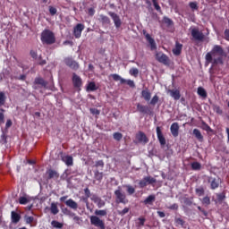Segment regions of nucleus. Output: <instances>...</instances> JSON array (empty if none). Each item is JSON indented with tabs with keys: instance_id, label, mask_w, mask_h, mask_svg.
Returning <instances> with one entry per match:
<instances>
[{
	"instance_id": "obj_24",
	"label": "nucleus",
	"mask_w": 229,
	"mask_h": 229,
	"mask_svg": "<svg viewBox=\"0 0 229 229\" xmlns=\"http://www.w3.org/2000/svg\"><path fill=\"white\" fill-rule=\"evenodd\" d=\"M141 96L145 99V101H149V99H151V92H149V90L148 89L142 90Z\"/></svg>"
},
{
	"instance_id": "obj_20",
	"label": "nucleus",
	"mask_w": 229,
	"mask_h": 229,
	"mask_svg": "<svg viewBox=\"0 0 229 229\" xmlns=\"http://www.w3.org/2000/svg\"><path fill=\"white\" fill-rule=\"evenodd\" d=\"M182 47H183V45H182L178 42L175 43V47L173 49V53H174V55H175V56H178L181 55Z\"/></svg>"
},
{
	"instance_id": "obj_46",
	"label": "nucleus",
	"mask_w": 229,
	"mask_h": 229,
	"mask_svg": "<svg viewBox=\"0 0 229 229\" xmlns=\"http://www.w3.org/2000/svg\"><path fill=\"white\" fill-rule=\"evenodd\" d=\"M158 103V96H154L150 100V105H157Z\"/></svg>"
},
{
	"instance_id": "obj_41",
	"label": "nucleus",
	"mask_w": 229,
	"mask_h": 229,
	"mask_svg": "<svg viewBox=\"0 0 229 229\" xmlns=\"http://www.w3.org/2000/svg\"><path fill=\"white\" fill-rule=\"evenodd\" d=\"M95 178L98 180V182H101V180H103V173L95 172Z\"/></svg>"
},
{
	"instance_id": "obj_53",
	"label": "nucleus",
	"mask_w": 229,
	"mask_h": 229,
	"mask_svg": "<svg viewBox=\"0 0 229 229\" xmlns=\"http://www.w3.org/2000/svg\"><path fill=\"white\" fill-rule=\"evenodd\" d=\"M128 212H130V208H124L122 211L119 212L120 216H125V214H128Z\"/></svg>"
},
{
	"instance_id": "obj_39",
	"label": "nucleus",
	"mask_w": 229,
	"mask_h": 229,
	"mask_svg": "<svg viewBox=\"0 0 229 229\" xmlns=\"http://www.w3.org/2000/svg\"><path fill=\"white\" fill-rule=\"evenodd\" d=\"M29 201H30V199H28V198H26V197H21L19 199L20 205H26Z\"/></svg>"
},
{
	"instance_id": "obj_37",
	"label": "nucleus",
	"mask_w": 229,
	"mask_h": 229,
	"mask_svg": "<svg viewBox=\"0 0 229 229\" xmlns=\"http://www.w3.org/2000/svg\"><path fill=\"white\" fill-rule=\"evenodd\" d=\"M145 180H147V183L148 185H151V183H156L157 182V179L151 177V176H147L145 177Z\"/></svg>"
},
{
	"instance_id": "obj_17",
	"label": "nucleus",
	"mask_w": 229,
	"mask_h": 229,
	"mask_svg": "<svg viewBox=\"0 0 229 229\" xmlns=\"http://www.w3.org/2000/svg\"><path fill=\"white\" fill-rule=\"evenodd\" d=\"M47 174L48 176V180L56 179V178H58V176H60L58 174V172L55 171L53 169L47 170Z\"/></svg>"
},
{
	"instance_id": "obj_59",
	"label": "nucleus",
	"mask_w": 229,
	"mask_h": 229,
	"mask_svg": "<svg viewBox=\"0 0 229 229\" xmlns=\"http://www.w3.org/2000/svg\"><path fill=\"white\" fill-rule=\"evenodd\" d=\"M103 165H105V163L103 162V160L98 161L96 163L97 167H103Z\"/></svg>"
},
{
	"instance_id": "obj_14",
	"label": "nucleus",
	"mask_w": 229,
	"mask_h": 229,
	"mask_svg": "<svg viewBox=\"0 0 229 229\" xmlns=\"http://www.w3.org/2000/svg\"><path fill=\"white\" fill-rule=\"evenodd\" d=\"M180 130V125H178V123H172L170 127L171 133L174 137H178V131Z\"/></svg>"
},
{
	"instance_id": "obj_13",
	"label": "nucleus",
	"mask_w": 229,
	"mask_h": 229,
	"mask_svg": "<svg viewBox=\"0 0 229 229\" xmlns=\"http://www.w3.org/2000/svg\"><path fill=\"white\" fill-rule=\"evenodd\" d=\"M156 131L161 146H165V138L164 137V134H162V130H160V127H157Z\"/></svg>"
},
{
	"instance_id": "obj_29",
	"label": "nucleus",
	"mask_w": 229,
	"mask_h": 229,
	"mask_svg": "<svg viewBox=\"0 0 229 229\" xmlns=\"http://www.w3.org/2000/svg\"><path fill=\"white\" fill-rule=\"evenodd\" d=\"M197 94H199L200 98H207V90H205L203 87L198 88Z\"/></svg>"
},
{
	"instance_id": "obj_48",
	"label": "nucleus",
	"mask_w": 229,
	"mask_h": 229,
	"mask_svg": "<svg viewBox=\"0 0 229 229\" xmlns=\"http://www.w3.org/2000/svg\"><path fill=\"white\" fill-rule=\"evenodd\" d=\"M34 219L35 218L33 216H26L25 217V221H26L27 225H31L33 223Z\"/></svg>"
},
{
	"instance_id": "obj_6",
	"label": "nucleus",
	"mask_w": 229,
	"mask_h": 229,
	"mask_svg": "<svg viewBox=\"0 0 229 229\" xmlns=\"http://www.w3.org/2000/svg\"><path fill=\"white\" fill-rule=\"evenodd\" d=\"M64 64L70 67V69H72L73 71H78L80 69V64L78 62L72 60V58H65Z\"/></svg>"
},
{
	"instance_id": "obj_44",
	"label": "nucleus",
	"mask_w": 229,
	"mask_h": 229,
	"mask_svg": "<svg viewBox=\"0 0 229 229\" xmlns=\"http://www.w3.org/2000/svg\"><path fill=\"white\" fill-rule=\"evenodd\" d=\"M146 185H148V181L146 180V177H144L141 181H140V187L144 189Z\"/></svg>"
},
{
	"instance_id": "obj_30",
	"label": "nucleus",
	"mask_w": 229,
	"mask_h": 229,
	"mask_svg": "<svg viewBox=\"0 0 229 229\" xmlns=\"http://www.w3.org/2000/svg\"><path fill=\"white\" fill-rule=\"evenodd\" d=\"M209 182H211V189H217L219 187V181L217 179H209Z\"/></svg>"
},
{
	"instance_id": "obj_16",
	"label": "nucleus",
	"mask_w": 229,
	"mask_h": 229,
	"mask_svg": "<svg viewBox=\"0 0 229 229\" xmlns=\"http://www.w3.org/2000/svg\"><path fill=\"white\" fill-rule=\"evenodd\" d=\"M65 205L70 208H72L73 210L78 209V203H76V201H74L72 199H69L68 200H66Z\"/></svg>"
},
{
	"instance_id": "obj_45",
	"label": "nucleus",
	"mask_w": 229,
	"mask_h": 229,
	"mask_svg": "<svg viewBox=\"0 0 229 229\" xmlns=\"http://www.w3.org/2000/svg\"><path fill=\"white\" fill-rule=\"evenodd\" d=\"M84 192L86 195V198L83 199L84 201H87V199H89V198H90V190H89V188L84 189Z\"/></svg>"
},
{
	"instance_id": "obj_18",
	"label": "nucleus",
	"mask_w": 229,
	"mask_h": 229,
	"mask_svg": "<svg viewBox=\"0 0 229 229\" xmlns=\"http://www.w3.org/2000/svg\"><path fill=\"white\" fill-rule=\"evenodd\" d=\"M98 21L99 22H101V24H103V26H106L110 24V18H108V16H106L104 14L99 15Z\"/></svg>"
},
{
	"instance_id": "obj_34",
	"label": "nucleus",
	"mask_w": 229,
	"mask_h": 229,
	"mask_svg": "<svg viewBox=\"0 0 229 229\" xmlns=\"http://www.w3.org/2000/svg\"><path fill=\"white\" fill-rule=\"evenodd\" d=\"M191 168L193 169V171H199V169H201V164H199V162H193L191 164Z\"/></svg>"
},
{
	"instance_id": "obj_49",
	"label": "nucleus",
	"mask_w": 229,
	"mask_h": 229,
	"mask_svg": "<svg viewBox=\"0 0 229 229\" xmlns=\"http://www.w3.org/2000/svg\"><path fill=\"white\" fill-rule=\"evenodd\" d=\"M72 217H73V221H75V223H77L78 225H80V221H81V218H80V216H76L74 213L72 214Z\"/></svg>"
},
{
	"instance_id": "obj_31",
	"label": "nucleus",
	"mask_w": 229,
	"mask_h": 229,
	"mask_svg": "<svg viewBox=\"0 0 229 229\" xmlns=\"http://www.w3.org/2000/svg\"><path fill=\"white\" fill-rule=\"evenodd\" d=\"M50 210H51L52 214H54V216H56V214H58V212H59L58 206H56L55 203H52L51 207H50Z\"/></svg>"
},
{
	"instance_id": "obj_25",
	"label": "nucleus",
	"mask_w": 229,
	"mask_h": 229,
	"mask_svg": "<svg viewBox=\"0 0 229 229\" xmlns=\"http://www.w3.org/2000/svg\"><path fill=\"white\" fill-rule=\"evenodd\" d=\"M34 83L36 85H41V87H47V82L46 81H44V79L42 78H36L34 81Z\"/></svg>"
},
{
	"instance_id": "obj_11",
	"label": "nucleus",
	"mask_w": 229,
	"mask_h": 229,
	"mask_svg": "<svg viewBox=\"0 0 229 229\" xmlns=\"http://www.w3.org/2000/svg\"><path fill=\"white\" fill-rule=\"evenodd\" d=\"M167 93L170 94L171 98H173V99H174L175 101H178V99L182 98L180 90L178 89H168Z\"/></svg>"
},
{
	"instance_id": "obj_4",
	"label": "nucleus",
	"mask_w": 229,
	"mask_h": 229,
	"mask_svg": "<svg viewBox=\"0 0 229 229\" xmlns=\"http://www.w3.org/2000/svg\"><path fill=\"white\" fill-rule=\"evenodd\" d=\"M191 37L194 38V40H199V42H202L205 38V34L199 30V29L193 28L191 29Z\"/></svg>"
},
{
	"instance_id": "obj_26",
	"label": "nucleus",
	"mask_w": 229,
	"mask_h": 229,
	"mask_svg": "<svg viewBox=\"0 0 229 229\" xmlns=\"http://www.w3.org/2000/svg\"><path fill=\"white\" fill-rule=\"evenodd\" d=\"M155 199H156L155 195H149V196L144 200V204H145V205H153Z\"/></svg>"
},
{
	"instance_id": "obj_42",
	"label": "nucleus",
	"mask_w": 229,
	"mask_h": 229,
	"mask_svg": "<svg viewBox=\"0 0 229 229\" xmlns=\"http://www.w3.org/2000/svg\"><path fill=\"white\" fill-rule=\"evenodd\" d=\"M6 101V96H4V92H0V105H4Z\"/></svg>"
},
{
	"instance_id": "obj_2",
	"label": "nucleus",
	"mask_w": 229,
	"mask_h": 229,
	"mask_svg": "<svg viewBox=\"0 0 229 229\" xmlns=\"http://www.w3.org/2000/svg\"><path fill=\"white\" fill-rule=\"evenodd\" d=\"M41 42L43 44H55V34L49 30H45L41 33Z\"/></svg>"
},
{
	"instance_id": "obj_9",
	"label": "nucleus",
	"mask_w": 229,
	"mask_h": 229,
	"mask_svg": "<svg viewBox=\"0 0 229 229\" xmlns=\"http://www.w3.org/2000/svg\"><path fill=\"white\" fill-rule=\"evenodd\" d=\"M108 15L111 16V19L113 20L115 28L119 29V27L123 24V21H121V18L117 15V13L109 12Z\"/></svg>"
},
{
	"instance_id": "obj_61",
	"label": "nucleus",
	"mask_w": 229,
	"mask_h": 229,
	"mask_svg": "<svg viewBox=\"0 0 229 229\" xmlns=\"http://www.w3.org/2000/svg\"><path fill=\"white\" fill-rule=\"evenodd\" d=\"M175 223L177 225H181V226H183V220H182V218H176Z\"/></svg>"
},
{
	"instance_id": "obj_32",
	"label": "nucleus",
	"mask_w": 229,
	"mask_h": 229,
	"mask_svg": "<svg viewBox=\"0 0 229 229\" xmlns=\"http://www.w3.org/2000/svg\"><path fill=\"white\" fill-rule=\"evenodd\" d=\"M51 225L54 228H59V229H62L64 228V225L58 221H55V220H53L51 222Z\"/></svg>"
},
{
	"instance_id": "obj_40",
	"label": "nucleus",
	"mask_w": 229,
	"mask_h": 229,
	"mask_svg": "<svg viewBox=\"0 0 229 229\" xmlns=\"http://www.w3.org/2000/svg\"><path fill=\"white\" fill-rule=\"evenodd\" d=\"M126 187L128 194H135V188H133L131 185H127Z\"/></svg>"
},
{
	"instance_id": "obj_19",
	"label": "nucleus",
	"mask_w": 229,
	"mask_h": 229,
	"mask_svg": "<svg viewBox=\"0 0 229 229\" xmlns=\"http://www.w3.org/2000/svg\"><path fill=\"white\" fill-rule=\"evenodd\" d=\"M192 133L199 142H203V134H201L200 130L194 129Z\"/></svg>"
},
{
	"instance_id": "obj_33",
	"label": "nucleus",
	"mask_w": 229,
	"mask_h": 229,
	"mask_svg": "<svg viewBox=\"0 0 229 229\" xmlns=\"http://www.w3.org/2000/svg\"><path fill=\"white\" fill-rule=\"evenodd\" d=\"M95 216H106V209H96Z\"/></svg>"
},
{
	"instance_id": "obj_63",
	"label": "nucleus",
	"mask_w": 229,
	"mask_h": 229,
	"mask_svg": "<svg viewBox=\"0 0 229 229\" xmlns=\"http://www.w3.org/2000/svg\"><path fill=\"white\" fill-rule=\"evenodd\" d=\"M138 221H140V226H144V223H146V219L142 218V217H140L138 219Z\"/></svg>"
},
{
	"instance_id": "obj_27",
	"label": "nucleus",
	"mask_w": 229,
	"mask_h": 229,
	"mask_svg": "<svg viewBox=\"0 0 229 229\" xmlns=\"http://www.w3.org/2000/svg\"><path fill=\"white\" fill-rule=\"evenodd\" d=\"M94 90H98V87L95 82H89L87 86L88 92H94Z\"/></svg>"
},
{
	"instance_id": "obj_28",
	"label": "nucleus",
	"mask_w": 229,
	"mask_h": 229,
	"mask_svg": "<svg viewBox=\"0 0 229 229\" xmlns=\"http://www.w3.org/2000/svg\"><path fill=\"white\" fill-rule=\"evenodd\" d=\"M137 110L140 112V114H148V106H142L140 104L137 105Z\"/></svg>"
},
{
	"instance_id": "obj_12",
	"label": "nucleus",
	"mask_w": 229,
	"mask_h": 229,
	"mask_svg": "<svg viewBox=\"0 0 229 229\" xmlns=\"http://www.w3.org/2000/svg\"><path fill=\"white\" fill-rule=\"evenodd\" d=\"M136 139H137V140L141 142V144H148V142L149 141V140H148V137L146 136V134L142 131H140L136 135Z\"/></svg>"
},
{
	"instance_id": "obj_15",
	"label": "nucleus",
	"mask_w": 229,
	"mask_h": 229,
	"mask_svg": "<svg viewBox=\"0 0 229 229\" xmlns=\"http://www.w3.org/2000/svg\"><path fill=\"white\" fill-rule=\"evenodd\" d=\"M11 219H12V223H13L14 225H17V223L21 221V215H19V213L15 211H12Z\"/></svg>"
},
{
	"instance_id": "obj_47",
	"label": "nucleus",
	"mask_w": 229,
	"mask_h": 229,
	"mask_svg": "<svg viewBox=\"0 0 229 229\" xmlns=\"http://www.w3.org/2000/svg\"><path fill=\"white\" fill-rule=\"evenodd\" d=\"M164 22H165V24L171 26L173 24V20L169 19L168 17H164Z\"/></svg>"
},
{
	"instance_id": "obj_35",
	"label": "nucleus",
	"mask_w": 229,
	"mask_h": 229,
	"mask_svg": "<svg viewBox=\"0 0 229 229\" xmlns=\"http://www.w3.org/2000/svg\"><path fill=\"white\" fill-rule=\"evenodd\" d=\"M113 139H114V140H121L123 139V133L121 132H114L113 134Z\"/></svg>"
},
{
	"instance_id": "obj_21",
	"label": "nucleus",
	"mask_w": 229,
	"mask_h": 229,
	"mask_svg": "<svg viewBox=\"0 0 229 229\" xmlns=\"http://www.w3.org/2000/svg\"><path fill=\"white\" fill-rule=\"evenodd\" d=\"M72 83L74 87H80L81 85V78L76 75V73L72 75Z\"/></svg>"
},
{
	"instance_id": "obj_57",
	"label": "nucleus",
	"mask_w": 229,
	"mask_h": 229,
	"mask_svg": "<svg viewBox=\"0 0 229 229\" xmlns=\"http://www.w3.org/2000/svg\"><path fill=\"white\" fill-rule=\"evenodd\" d=\"M91 199H92V201H94V203H97V202H98V201L101 199V198H99V197L94 195V196L91 198Z\"/></svg>"
},
{
	"instance_id": "obj_62",
	"label": "nucleus",
	"mask_w": 229,
	"mask_h": 229,
	"mask_svg": "<svg viewBox=\"0 0 229 229\" xmlns=\"http://www.w3.org/2000/svg\"><path fill=\"white\" fill-rule=\"evenodd\" d=\"M91 114H95V115H99V110L96 108L90 109Z\"/></svg>"
},
{
	"instance_id": "obj_58",
	"label": "nucleus",
	"mask_w": 229,
	"mask_h": 229,
	"mask_svg": "<svg viewBox=\"0 0 229 229\" xmlns=\"http://www.w3.org/2000/svg\"><path fill=\"white\" fill-rule=\"evenodd\" d=\"M91 199H92V201H94V203H97V202H98V201L101 199V198H99V197L94 195V196L91 198Z\"/></svg>"
},
{
	"instance_id": "obj_43",
	"label": "nucleus",
	"mask_w": 229,
	"mask_h": 229,
	"mask_svg": "<svg viewBox=\"0 0 229 229\" xmlns=\"http://www.w3.org/2000/svg\"><path fill=\"white\" fill-rule=\"evenodd\" d=\"M202 130H205V131H212V128L205 122L202 123Z\"/></svg>"
},
{
	"instance_id": "obj_5",
	"label": "nucleus",
	"mask_w": 229,
	"mask_h": 229,
	"mask_svg": "<svg viewBox=\"0 0 229 229\" xmlns=\"http://www.w3.org/2000/svg\"><path fill=\"white\" fill-rule=\"evenodd\" d=\"M114 195L116 196V203H123V205H126V203H128L126 194L121 192V190H116L114 191Z\"/></svg>"
},
{
	"instance_id": "obj_1",
	"label": "nucleus",
	"mask_w": 229,
	"mask_h": 229,
	"mask_svg": "<svg viewBox=\"0 0 229 229\" xmlns=\"http://www.w3.org/2000/svg\"><path fill=\"white\" fill-rule=\"evenodd\" d=\"M223 56H225V50L219 45H215L212 50L206 55V63L213 64H223Z\"/></svg>"
},
{
	"instance_id": "obj_51",
	"label": "nucleus",
	"mask_w": 229,
	"mask_h": 229,
	"mask_svg": "<svg viewBox=\"0 0 229 229\" xmlns=\"http://www.w3.org/2000/svg\"><path fill=\"white\" fill-rule=\"evenodd\" d=\"M190 8H191V10H198V4L196 2H191Z\"/></svg>"
},
{
	"instance_id": "obj_23",
	"label": "nucleus",
	"mask_w": 229,
	"mask_h": 229,
	"mask_svg": "<svg viewBox=\"0 0 229 229\" xmlns=\"http://www.w3.org/2000/svg\"><path fill=\"white\" fill-rule=\"evenodd\" d=\"M62 160L67 165H72L73 164V159H72V157L71 156H62Z\"/></svg>"
},
{
	"instance_id": "obj_56",
	"label": "nucleus",
	"mask_w": 229,
	"mask_h": 229,
	"mask_svg": "<svg viewBox=\"0 0 229 229\" xmlns=\"http://www.w3.org/2000/svg\"><path fill=\"white\" fill-rule=\"evenodd\" d=\"M168 208L170 210H178V204L174 203V204L171 205L170 207H168Z\"/></svg>"
},
{
	"instance_id": "obj_22",
	"label": "nucleus",
	"mask_w": 229,
	"mask_h": 229,
	"mask_svg": "<svg viewBox=\"0 0 229 229\" xmlns=\"http://www.w3.org/2000/svg\"><path fill=\"white\" fill-rule=\"evenodd\" d=\"M111 78H113L114 81H120L121 85L126 83V79H123V77L117 73L111 74Z\"/></svg>"
},
{
	"instance_id": "obj_36",
	"label": "nucleus",
	"mask_w": 229,
	"mask_h": 229,
	"mask_svg": "<svg viewBox=\"0 0 229 229\" xmlns=\"http://www.w3.org/2000/svg\"><path fill=\"white\" fill-rule=\"evenodd\" d=\"M195 192L197 196H203L205 194V190L203 189V187H199L195 190Z\"/></svg>"
},
{
	"instance_id": "obj_52",
	"label": "nucleus",
	"mask_w": 229,
	"mask_h": 229,
	"mask_svg": "<svg viewBox=\"0 0 229 229\" xmlns=\"http://www.w3.org/2000/svg\"><path fill=\"white\" fill-rule=\"evenodd\" d=\"M96 205L98 207V208H102V207H105V201L103 199H99Z\"/></svg>"
},
{
	"instance_id": "obj_64",
	"label": "nucleus",
	"mask_w": 229,
	"mask_h": 229,
	"mask_svg": "<svg viewBox=\"0 0 229 229\" xmlns=\"http://www.w3.org/2000/svg\"><path fill=\"white\" fill-rule=\"evenodd\" d=\"M225 37L226 40H229V30H225Z\"/></svg>"
},
{
	"instance_id": "obj_10",
	"label": "nucleus",
	"mask_w": 229,
	"mask_h": 229,
	"mask_svg": "<svg viewBox=\"0 0 229 229\" xmlns=\"http://www.w3.org/2000/svg\"><path fill=\"white\" fill-rule=\"evenodd\" d=\"M85 30V25L79 23L73 29V35L75 38H80L81 37V32Z\"/></svg>"
},
{
	"instance_id": "obj_3",
	"label": "nucleus",
	"mask_w": 229,
	"mask_h": 229,
	"mask_svg": "<svg viewBox=\"0 0 229 229\" xmlns=\"http://www.w3.org/2000/svg\"><path fill=\"white\" fill-rule=\"evenodd\" d=\"M89 219L93 226L100 229H105V222H103V220H101L98 216H91Z\"/></svg>"
},
{
	"instance_id": "obj_54",
	"label": "nucleus",
	"mask_w": 229,
	"mask_h": 229,
	"mask_svg": "<svg viewBox=\"0 0 229 229\" xmlns=\"http://www.w3.org/2000/svg\"><path fill=\"white\" fill-rule=\"evenodd\" d=\"M203 205H208L210 203V198L209 197H204L202 199Z\"/></svg>"
},
{
	"instance_id": "obj_50",
	"label": "nucleus",
	"mask_w": 229,
	"mask_h": 229,
	"mask_svg": "<svg viewBox=\"0 0 229 229\" xmlns=\"http://www.w3.org/2000/svg\"><path fill=\"white\" fill-rule=\"evenodd\" d=\"M125 83H127L129 87H131V89H134L135 87V82L131 80H125Z\"/></svg>"
},
{
	"instance_id": "obj_55",
	"label": "nucleus",
	"mask_w": 229,
	"mask_h": 229,
	"mask_svg": "<svg viewBox=\"0 0 229 229\" xmlns=\"http://www.w3.org/2000/svg\"><path fill=\"white\" fill-rule=\"evenodd\" d=\"M49 13H51V15H56V8L50 6Z\"/></svg>"
},
{
	"instance_id": "obj_60",
	"label": "nucleus",
	"mask_w": 229,
	"mask_h": 229,
	"mask_svg": "<svg viewBox=\"0 0 229 229\" xmlns=\"http://www.w3.org/2000/svg\"><path fill=\"white\" fill-rule=\"evenodd\" d=\"M63 212H64V214H66L67 216H72V214H73L68 208L63 209Z\"/></svg>"
},
{
	"instance_id": "obj_38",
	"label": "nucleus",
	"mask_w": 229,
	"mask_h": 229,
	"mask_svg": "<svg viewBox=\"0 0 229 229\" xmlns=\"http://www.w3.org/2000/svg\"><path fill=\"white\" fill-rule=\"evenodd\" d=\"M129 72L131 76H135L136 78L139 76V69L137 68H131Z\"/></svg>"
},
{
	"instance_id": "obj_8",
	"label": "nucleus",
	"mask_w": 229,
	"mask_h": 229,
	"mask_svg": "<svg viewBox=\"0 0 229 229\" xmlns=\"http://www.w3.org/2000/svg\"><path fill=\"white\" fill-rule=\"evenodd\" d=\"M143 34L146 38V40L148 42V44L150 46L151 51H155V49H157V43L155 42V39L153 38H151V35L147 33L146 30L143 31Z\"/></svg>"
},
{
	"instance_id": "obj_7",
	"label": "nucleus",
	"mask_w": 229,
	"mask_h": 229,
	"mask_svg": "<svg viewBox=\"0 0 229 229\" xmlns=\"http://www.w3.org/2000/svg\"><path fill=\"white\" fill-rule=\"evenodd\" d=\"M156 60L160 64H164V65H168L169 64V57L165 55V54L162 52H158L156 54Z\"/></svg>"
}]
</instances>
